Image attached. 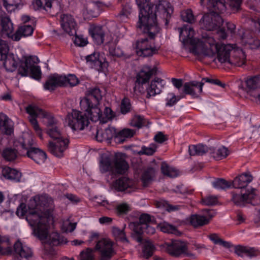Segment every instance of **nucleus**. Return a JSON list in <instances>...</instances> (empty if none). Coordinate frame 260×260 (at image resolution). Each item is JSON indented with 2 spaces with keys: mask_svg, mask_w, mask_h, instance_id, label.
I'll use <instances>...</instances> for the list:
<instances>
[{
  "mask_svg": "<svg viewBox=\"0 0 260 260\" xmlns=\"http://www.w3.org/2000/svg\"><path fill=\"white\" fill-rule=\"evenodd\" d=\"M113 162H112L108 157L102 159L100 162V170L103 173L110 170L112 171Z\"/></svg>",
  "mask_w": 260,
  "mask_h": 260,
  "instance_id": "4d7b16f0",
  "label": "nucleus"
},
{
  "mask_svg": "<svg viewBox=\"0 0 260 260\" xmlns=\"http://www.w3.org/2000/svg\"><path fill=\"white\" fill-rule=\"evenodd\" d=\"M156 171L152 167H148L144 170L141 176V180L144 187L148 186L155 177Z\"/></svg>",
  "mask_w": 260,
  "mask_h": 260,
  "instance_id": "f704fd0d",
  "label": "nucleus"
},
{
  "mask_svg": "<svg viewBox=\"0 0 260 260\" xmlns=\"http://www.w3.org/2000/svg\"><path fill=\"white\" fill-rule=\"evenodd\" d=\"M167 252L171 255L175 257H179L182 254L186 256L191 255L187 252L186 245L181 241L174 240L170 243H166L164 244Z\"/></svg>",
  "mask_w": 260,
  "mask_h": 260,
  "instance_id": "2eb2a0df",
  "label": "nucleus"
},
{
  "mask_svg": "<svg viewBox=\"0 0 260 260\" xmlns=\"http://www.w3.org/2000/svg\"><path fill=\"white\" fill-rule=\"evenodd\" d=\"M34 31V28L31 25L23 24L19 26L13 36L12 40L19 41L22 37L31 36Z\"/></svg>",
  "mask_w": 260,
  "mask_h": 260,
  "instance_id": "72a5a7b5",
  "label": "nucleus"
},
{
  "mask_svg": "<svg viewBox=\"0 0 260 260\" xmlns=\"http://www.w3.org/2000/svg\"><path fill=\"white\" fill-rule=\"evenodd\" d=\"M161 171L164 175L171 178L176 177L179 174V172L177 170L174 168H170L169 166L165 162L161 164Z\"/></svg>",
  "mask_w": 260,
  "mask_h": 260,
  "instance_id": "8fccbe9b",
  "label": "nucleus"
},
{
  "mask_svg": "<svg viewBox=\"0 0 260 260\" xmlns=\"http://www.w3.org/2000/svg\"><path fill=\"white\" fill-rule=\"evenodd\" d=\"M164 81L160 78H155L147 88V98L159 94L164 87Z\"/></svg>",
  "mask_w": 260,
  "mask_h": 260,
  "instance_id": "bb28decb",
  "label": "nucleus"
},
{
  "mask_svg": "<svg viewBox=\"0 0 260 260\" xmlns=\"http://www.w3.org/2000/svg\"><path fill=\"white\" fill-rule=\"evenodd\" d=\"M157 68L155 67H151L148 65H144L136 75V80L134 91L138 90L139 92H144V89L142 85L149 81L150 79L157 74Z\"/></svg>",
  "mask_w": 260,
  "mask_h": 260,
  "instance_id": "1a4fd4ad",
  "label": "nucleus"
},
{
  "mask_svg": "<svg viewBox=\"0 0 260 260\" xmlns=\"http://www.w3.org/2000/svg\"><path fill=\"white\" fill-rule=\"evenodd\" d=\"M0 130L7 135H10L13 132L11 120L3 113H0Z\"/></svg>",
  "mask_w": 260,
  "mask_h": 260,
  "instance_id": "e433bc0d",
  "label": "nucleus"
},
{
  "mask_svg": "<svg viewBox=\"0 0 260 260\" xmlns=\"http://www.w3.org/2000/svg\"><path fill=\"white\" fill-rule=\"evenodd\" d=\"M156 148L157 147L155 144H152L149 147L143 146L142 147L141 151L139 152V154L152 155L155 152Z\"/></svg>",
  "mask_w": 260,
  "mask_h": 260,
  "instance_id": "e2e57ef3",
  "label": "nucleus"
},
{
  "mask_svg": "<svg viewBox=\"0 0 260 260\" xmlns=\"http://www.w3.org/2000/svg\"><path fill=\"white\" fill-rule=\"evenodd\" d=\"M203 211L206 214V216L198 214H193L190 216L189 222L194 228H198L208 224L210 220L215 215V212L211 210L204 209Z\"/></svg>",
  "mask_w": 260,
  "mask_h": 260,
  "instance_id": "f3484780",
  "label": "nucleus"
},
{
  "mask_svg": "<svg viewBox=\"0 0 260 260\" xmlns=\"http://www.w3.org/2000/svg\"><path fill=\"white\" fill-rule=\"evenodd\" d=\"M252 176L249 173H244L234 178L232 185L236 188H244L252 181Z\"/></svg>",
  "mask_w": 260,
  "mask_h": 260,
  "instance_id": "cd10ccee",
  "label": "nucleus"
},
{
  "mask_svg": "<svg viewBox=\"0 0 260 260\" xmlns=\"http://www.w3.org/2000/svg\"><path fill=\"white\" fill-rule=\"evenodd\" d=\"M204 0H201L202 3ZM207 7L210 11L223 13L226 9L224 0H207Z\"/></svg>",
  "mask_w": 260,
  "mask_h": 260,
  "instance_id": "473e14b6",
  "label": "nucleus"
},
{
  "mask_svg": "<svg viewBox=\"0 0 260 260\" xmlns=\"http://www.w3.org/2000/svg\"><path fill=\"white\" fill-rule=\"evenodd\" d=\"M135 131L129 128H123L117 132L115 137V141L118 143H123L127 139L133 137L135 134Z\"/></svg>",
  "mask_w": 260,
  "mask_h": 260,
  "instance_id": "a19ab883",
  "label": "nucleus"
},
{
  "mask_svg": "<svg viewBox=\"0 0 260 260\" xmlns=\"http://www.w3.org/2000/svg\"><path fill=\"white\" fill-rule=\"evenodd\" d=\"M218 201L216 196H209L202 198V203L207 206H213L217 204Z\"/></svg>",
  "mask_w": 260,
  "mask_h": 260,
  "instance_id": "774afa93",
  "label": "nucleus"
},
{
  "mask_svg": "<svg viewBox=\"0 0 260 260\" xmlns=\"http://www.w3.org/2000/svg\"><path fill=\"white\" fill-rule=\"evenodd\" d=\"M102 99L100 88L94 87L89 88L86 92L85 97L80 101L81 109L87 113L92 121L96 122L99 119L100 108L99 105Z\"/></svg>",
  "mask_w": 260,
  "mask_h": 260,
  "instance_id": "20e7f679",
  "label": "nucleus"
},
{
  "mask_svg": "<svg viewBox=\"0 0 260 260\" xmlns=\"http://www.w3.org/2000/svg\"><path fill=\"white\" fill-rule=\"evenodd\" d=\"M26 219L32 228L33 234L41 241L46 240L48 236L49 225L40 212L36 209L31 210L26 215Z\"/></svg>",
  "mask_w": 260,
  "mask_h": 260,
  "instance_id": "423d86ee",
  "label": "nucleus"
},
{
  "mask_svg": "<svg viewBox=\"0 0 260 260\" xmlns=\"http://www.w3.org/2000/svg\"><path fill=\"white\" fill-rule=\"evenodd\" d=\"M169 94L171 96V98L170 99H167L166 100L167 101V102L166 103V106L170 107L174 106L181 98L185 97V95H180L176 96L173 93H170Z\"/></svg>",
  "mask_w": 260,
  "mask_h": 260,
  "instance_id": "69168bd1",
  "label": "nucleus"
},
{
  "mask_svg": "<svg viewBox=\"0 0 260 260\" xmlns=\"http://www.w3.org/2000/svg\"><path fill=\"white\" fill-rule=\"evenodd\" d=\"M87 62L90 64L92 68L99 72H104L109 66V63L106 58L101 56L99 53L94 52L86 57Z\"/></svg>",
  "mask_w": 260,
  "mask_h": 260,
  "instance_id": "dca6fc26",
  "label": "nucleus"
},
{
  "mask_svg": "<svg viewBox=\"0 0 260 260\" xmlns=\"http://www.w3.org/2000/svg\"><path fill=\"white\" fill-rule=\"evenodd\" d=\"M259 78L257 77H251L246 81L247 87L249 90L256 89L259 85Z\"/></svg>",
  "mask_w": 260,
  "mask_h": 260,
  "instance_id": "0e129e2a",
  "label": "nucleus"
},
{
  "mask_svg": "<svg viewBox=\"0 0 260 260\" xmlns=\"http://www.w3.org/2000/svg\"><path fill=\"white\" fill-rule=\"evenodd\" d=\"M194 31L193 28L189 25H185L180 28V39H182L184 43H189L192 46V52L197 55L201 59L206 56L212 57L214 53L211 48L219 44L215 43L213 37L208 35L203 36L202 40L196 39L193 38Z\"/></svg>",
  "mask_w": 260,
  "mask_h": 260,
  "instance_id": "f03ea898",
  "label": "nucleus"
},
{
  "mask_svg": "<svg viewBox=\"0 0 260 260\" xmlns=\"http://www.w3.org/2000/svg\"><path fill=\"white\" fill-rule=\"evenodd\" d=\"M127 162L121 156L115 155L113 160L112 171L115 174H124L128 170Z\"/></svg>",
  "mask_w": 260,
  "mask_h": 260,
  "instance_id": "b1692460",
  "label": "nucleus"
},
{
  "mask_svg": "<svg viewBox=\"0 0 260 260\" xmlns=\"http://www.w3.org/2000/svg\"><path fill=\"white\" fill-rule=\"evenodd\" d=\"M149 123L148 121L140 115H135L131 121V125L138 128L147 126Z\"/></svg>",
  "mask_w": 260,
  "mask_h": 260,
  "instance_id": "09e8293b",
  "label": "nucleus"
},
{
  "mask_svg": "<svg viewBox=\"0 0 260 260\" xmlns=\"http://www.w3.org/2000/svg\"><path fill=\"white\" fill-rule=\"evenodd\" d=\"M6 237L9 239L8 237ZM9 240H10V239H9ZM10 245V241H9V243L5 242L1 244V247L3 249L10 248L12 251L9 254H3L1 252L0 254L2 255H10L14 251L16 254L14 260H21L22 258L27 259L29 257H31L33 255V252L31 249L26 245H23L19 239L17 240L14 244L13 250L9 246Z\"/></svg>",
  "mask_w": 260,
  "mask_h": 260,
  "instance_id": "6e6552de",
  "label": "nucleus"
},
{
  "mask_svg": "<svg viewBox=\"0 0 260 260\" xmlns=\"http://www.w3.org/2000/svg\"><path fill=\"white\" fill-rule=\"evenodd\" d=\"M65 78L62 76L54 74L48 77L47 80L44 84L45 90L50 91H54L57 87L63 86V82Z\"/></svg>",
  "mask_w": 260,
  "mask_h": 260,
  "instance_id": "5701e85b",
  "label": "nucleus"
},
{
  "mask_svg": "<svg viewBox=\"0 0 260 260\" xmlns=\"http://www.w3.org/2000/svg\"><path fill=\"white\" fill-rule=\"evenodd\" d=\"M32 5L36 10H44L52 16L55 14L52 0H35L32 2Z\"/></svg>",
  "mask_w": 260,
  "mask_h": 260,
  "instance_id": "2f4dec72",
  "label": "nucleus"
},
{
  "mask_svg": "<svg viewBox=\"0 0 260 260\" xmlns=\"http://www.w3.org/2000/svg\"><path fill=\"white\" fill-rule=\"evenodd\" d=\"M99 119L98 121H100L101 123H105L109 120H111L114 116L115 114L112 109L109 107H105L104 111V114H102L101 110L99 113Z\"/></svg>",
  "mask_w": 260,
  "mask_h": 260,
  "instance_id": "49530a36",
  "label": "nucleus"
},
{
  "mask_svg": "<svg viewBox=\"0 0 260 260\" xmlns=\"http://www.w3.org/2000/svg\"><path fill=\"white\" fill-rule=\"evenodd\" d=\"M2 174L4 177L11 180L15 182L20 181L21 173L16 169L10 167H5L2 170Z\"/></svg>",
  "mask_w": 260,
  "mask_h": 260,
  "instance_id": "58836bf2",
  "label": "nucleus"
},
{
  "mask_svg": "<svg viewBox=\"0 0 260 260\" xmlns=\"http://www.w3.org/2000/svg\"><path fill=\"white\" fill-rule=\"evenodd\" d=\"M255 190L254 188H251L248 192H245L246 204H251L253 206H256L260 204V198L255 193Z\"/></svg>",
  "mask_w": 260,
  "mask_h": 260,
  "instance_id": "a18cd8bd",
  "label": "nucleus"
},
{
  "mask_svg": "<svg viewBox=\"0 0 260 260\" xmlns=\"http://www.w3.org/2000/svg\"><path fill=\"white\" fill-rule=\"evenodd\" d=\"M233 46L231 44H223L215 45V50L217 52V59L221 63L228 62L229 63L230 53L233 51Z\"/></svg>",
  "mask_w": 260,
  "mask_h": 260,
  "instance_id": "aec40b11",
  "label": "nucleus"
},
{
  "mask_svg": "<svg viewBox=\"0 0 260 260\" xmlns=\"http://www.w3.org/2000/svg\"><path fill=\"white\" fill-rule=\"evenodd\" d=\"M89 34L96 44L101 45L104 43L105 31L102 26H91L89 28Z\"/></svg>",
  "mask_w": 260,
  "mask_h": 260,
  "instance_id": "a878e982",
  "label": "nucleus"
},
{
  "mask_svg": "<svg viewBox=\"0 0 260 260\" xmlns=\"http://www.w3.org/2000/svg\"><path fill=\"white\" fill-rule=\"evenodd\" d=\"M134 185V181L126 177H121L113 182V188L117 191L130 192L129 189L133 188Z\"/></svg>",
  "mask_w": 260,
  "mask_h": 260,
  "instance_id": "412c9836",
  "label": "nucleus"
},
{
  "mask_svg": "<svg viewBox=\"0 0 260 260\" xmlns=\"http://www.w3.org/2000/svg\"><path fill=\"white\" fill-rule=\"evenodd\" d=\"M246 62V55L242 49L233 48L232 55L229 60V63L235 66L241 67Z\"/></svg>",
  "mask_w": 260,
  "mask_h": 260,
  "instance_id": "c85d7f7f",
  "label": "nucleus"
},
{
  "mask_svg": "<svg viewBox=\"0 0 260 260\" xmlns=\"http://www.w3.org/2000/svg\"><path fill=\"white\" fill-rule=\"evenodd\" d=\"M115 210L116 214L121 216L126 215L131 210V208L127 203H122L116 206Z\"/></svg>",
  "mask_w": 260,
  "mask_h": 260,
  "instance_id": "6e6d98bb",
  "label": "nucleus"
},
{
  "mask_svg": "<svg viewBox=\"0 0 260 260\" xmlns=\"http://www.w3.org/2000/svg\"><path fill=\"white\" fill-rule=\"evenodd\" d=\"M65 78V81L63 82V86H67L69 85L73 87L77 85L79 83V80L75 75L70 74L67 76H63Z\"/></svg>",
  "mask_w": 260,
  "mask_h": 260,
  "instance_id": "bf43d9fd",
  "label": "nucleus"
},
{
  "mask_svg": "<svg viewBox=\"0 0 260 260\" xmlns=\"http://www.w3.org/2000/svg\"><path fill=\"white\" fill-rule=\"evenodd\" d=\"M117 132L115 128L108 127L105 129L104 132L102 129H96V139L98 141L102 142L104 140H111L112 138L115 140Z\"/></svg>",
  "mask_w": 260,
  "mask_h": 260,
  "instance_id": "7c9ffc66",
  "label": "nucleus"
},
{
  "mask_svg": "<svg viewBox=\"0 0 260 260\" xmlns=\"http://www.w3.org/2000/svg\"><path fill=\"white\" fill-rule=\"evenodd\" d=\"M3 61H4L3 65L6 71L11 72L15 71L18 67V68H19L20 61H24L15 57L12 53L7 55L6 58H4Z\"/></svg>",
  "mask_w": 260,
  "mask_h": 260,
  "instance_id": "c756f323",
  "label": "nucleus"
},
{
  "mask_svg": "<svg viewBox=\"0 0 260 260\" xmlns=\"http://www.w3.org/2000/svg\"><path fill=\"white\" fill-rule=\"evenodd\" d=\"M109 53L110 55L117 57H121L123 56L124 53L121 49L117 46L114 42L109 43Z\"/></svg>",
  "mask_w": 260,
  "mask_h": 260,
  "instance_id": "3c124183",
  "label": "nucleus"
},
{
  "mask_svg": "<svg viewBox=\"0 0 260 260\" xmlns=\"http://www.w3.org/2000/svg\"><path fill=\"white\" fill-rule=\"evenodd\" d=\"M181 17L183 21L187 22L189 23H192L195 21V18L193 14V12L191 9H187L182 12Z\"/></svg>",
  "mask_w": 260,
  "mask_h": 260,
  "instance_id": "13d9d810",
  "label": "nucleus"
},
{
  "mask_svg": "<svg viewBox=\"0 0 260 260\" xmlns=\"http://www.w3.org/2000/svg\"><path fill=\"white\" fill-rule=\"evenodd\" d=\"M38 61V58L36 56H30L25 57L24 61H20V67L18 69V74L21 76H27L29 70L30 76L36 80H40L42 77L40 67L34 65Z\"/></svg>",
  "mask_w": 260,
  "mask_h": 260,
  "instance_id": "0eeeda50",
  "label": "nucleus"
},
{
  "mask_svg": "<svg viewBox=\"0 0 260 260\" xmlns=\"http://www.w3.org/2000/svg\"><path fill=\"white\" fill-rule=\"evenodd\" d=\"M131 7L128 5H125L118 14V17L123 20L125 18H127L128 17L131 13Z\"/></svg>",
  "mask_w": 260,
  "mask_h": 260,
  "instance_id": "338daca9",
  "label": "nucleus"
},
{
  "mask_svg": "<svg viewBox=\"0 0 260 260\" xmlns=\"http://www.w3.org/2000/svg\"><path fill=\"white\" fill-rule=\"evenodd\" d=\"M48 119L47 126V133L53 139L48 142L47 147L49 152L53 155L61 157L63 156V152L68 148L69 140L64 138L57 127V122L55 119L47 113Z\"/></svg>",
  "mask_w": 260,
  "mask_h": 260,
  "instance_id": "7ed1b4c3",
  "label": "nucleus"
},
{
  "mask_svg": "<svg viewBox=\"0 0 260 260\" xmlns=\"http://www.w3.org/2000/svg\"><path fill=\"white\" fill-rule=\"evenodd\" d=\"M9 46L6 41L0 40V60H3L4 58L9 54Z\"/></svg>",
  "mask_w": 260,
  "mask_h": 260,
  "instance_id": "680f3d73",
  "label": "nucleus"
},
{
  "mask_svg": "<svg viewBox=\"0 0 260 260\" xmlns=\"http://www.w3.org/2000/svg\"><path fill=\"white\" fill-rule=\"evenodd\" d=\"M89 119L90 118L86 112L85 113L76 110H73L71 115L69 116L68 119V123L74 131H82L89 124Z\"/></svg>",
  "mask_w": 260,
  "mask_h": 260,
  "instance_id": "9d476101",
  "label": "nucleus"
},
{
  "mask_svg": "<svg viewBox=\"0 0 260 260\" xmlns=\"http://www.w3.org/2000/svg\"><path fill=\"white\" fill-rule=\"evenodd\" d=\"M223 22L220 13L210 11L209 13L205 14L203 16L199 21V25L202 29L211 31L219 27L222 24Z\"/></svg>",
  "mask_w": 260,
  "mask_h": 260,
  "instance_id": "f8f14e48",
  "label": "nucleus"
},
{
  "mask_svg": "<svg viewBox=\"0 0 260 260\" xmlns=\"http://www.w3.org/2000/svg\"><path fill=\"white\" fill-rule=\"evenodd\" d=\"M204 82L192 81L185 82L183 84V91L185 94L191 95L197 98L202 92L203 86Z\"/></svg>",
  "mask_w": 260,
  "mask_h": 260,
  "instance_id": "6ab92c4d",
  "label": "nucleus"
},
{
  "mask_svg": "<svg viewBox=\"0 0 260 260\" xmlns=\"http://www.w3.org/2000/svg\"><path fill=\"white\" fill-rule=\"evenodd\" d=\"M232 185V182L227 181L224 179H218L213 182V186L217 189H225L230 188Z\"/></svg>",
  "mask_w": 260,
  "mask_h": 260,
  "instance_id": "5fc2aeb1",
  "label": "nucleus"
},
{
  "mask_svg": "<svg viewBox=\"0 0 260 260\" xmlns=\"http://www.w3.org/2000/svg\"><path fill=\"white\" fill-rule=\"evenodd\" d=\"M157 208H164L168 212H176L181 209L182 206L180 205H172L168 201L165 200H159L155 203Z\"/></svg>",
  "mask_w": 260,
  "mask_h": 260,
  "instance_id": "37998d69",
  "label": "nucleus"
},
{
  "mask_svg": "<svg viewBox=\"0 0 260 260\" xmlns=\"http://www.w3.org/2000/svg\"><path fill=\"white\" fill-rule=\"evenodd\" d=\"M155 247L152 243L150 242H146L143 249V256L148 259L152 256Z\"/></svg>",
  "mask_w": 260,
  "mask_h": 260,
  "instance_id": "864d4df0",
  "label": "nucleus"
},
{
  "mask_svg": "<svg viewBox=\"0 0 260 260\" xmlns=\"http://www.w3.org/2000/svg\"><path fill=\"white\" fill-rule=\"evenodd\" d=\"M94 250L98 252L99 258H107L108 259H111L116 254L113 248V242L105 238H103L96 242Z\"/></svg>",
  "mask_w": 260,
  "mask_h": 260,
  "instance_id": "ddd939ff",
  "label": "nucleus"
},
{
  "mask_svg": "<svg viewBox=\"0 0 260 260\" xmlns=\"http://www.w3.org/2000/svg\"><path fill=\"white\" fill-rule=\"evenodd\" d=\"M61 26L64 31L70 36L76 34L77 24L73 16L68 14L60 15Z\"/></svg>",
  "mask_w": 260,
  "mask_h": 260,
  "instance_id": "a211bd4d",
  "label": "nucleus"
},
{
  "mask_svg": "<svg viewBox=\"0 0 260 260\" xmlns=\"http://www.w3.org/2000/svg\"><path fill=\"white\" fill-rule=\"evenodd\" d=\"M152 11L153 13L156 14V18L157 16H159L165 20V24L167 25L173 12V8L169 2L159 1L157 4L154 5Z\"/></svg>",
  "mask_w": 260,
  "mask_h": 260,
  "instance_id": "4468645a",
  "label": "nucleus"
},
{
  "mask_svg": "<svg viewBox=\"0 0 260 260\" xmlns=\"http://www.w3.org/2000/svg\"><path fill=\"white\" fill-rule=\"evenodd\" d=\"M151 221V216L147 213H143L139 217V222H131L129 227L132 231V238L139 243L142 242L144 226L147 225Z\"/></svg>",
  "mask_w": 260,
  "mask_h": 260,
  "instance_id": "9b49d317",
  "label": "nucleus"
},
{
  "mask_svg": "<svg viewBox=\"0 0 260 260\" xmlns=\"http://www.w3.org/2000/svg\"><path fill=\"white\" fill-rule=\"evenodd\" d=\"M131 104L130 100L124 97L121 101L120 104V112L122 114H125L130 112Z\"/></svg>",
  "mask_w": 260,
  "mask_h": 260,
  "instance_id": "052dcab7",
  "label": "nucleus"
},
{
  "mask_svg": "<svg viewBox=\"0 0 260 260\" xmlns=\"http://www.w3.org/2000/svg\"><path fill=\"white\" fill-rule=\"evenodd\" d=\"M230 153V151L227 148L224 146H221L217 150L212 148V151L210 154L212 157L216 160H221L226 158Z\"/></svg>",
  "mask_w": 260,
  "mask_h": 260,
  "instance_id": "c03bdc74",
  "label": "nucleus"
},
{
  "mask_svg": "<svg viewBox=\"0 0 260 260\" xmlns=\"http://www.w3.org/2000/svg\"><path fill=\"white\" fill-rule=\"evenodd\" d=\"M212 148H209L206 145L203 144H198L197 145H191L189 146L188 151L190 155H203L206 153H211Z\"/></svg>",
  "mask_w": 260,
  "mask_h": 260,
  "instance_id": "4c0bfd02",
  "label": "nucleus"
},
{
  "mask_svg": "<svg viewBox=\"0 0 260 260\" xmlns=\"http://www.w3.org/2000/svg\"><path fill=\"white\" fill-rule=\"evenodd\" d=\"M0 19L2 36L3 37L6 36L12 40L13 36L14 34L13 33L14 27L10 17L6 15H2L0 16Z\"/></svg>",
  "mask_w": 260,
  "mask_h": 260,
  "instance_id": "4be33fe9",
  "label": "nucleus"
},
{
  "mask_svg": "<svg viewBox=\"0 0 260 260\" xmlns=\"http://www.w3.org/2000/svg\"><path fill=\"white\" fill-rule=\"evenodd\" d=\"M160 231L164 233L173 234L176 235H180L181 233L177 230L175 226L167 222L160 224Z\"/></svg>",
  "mask_w": 260,
  "mask_h": 260,
  "instance_id": "603ef678",
  "label": "nucleus"
},
{
  "mask_svg": "<svg viewBox=\"0 0 260 260\" xmlns=\"http://www.w3.org/2000/svg\"><path fill=\"white\" fill-rule=\"evenodd\" d=\"M15 146L20 151V155L27 156L38 164L43 163L47 158L45 152L33 146L34 140L31 136L20 139Z\"/></svg>",
  "mask_w": 260,
  "mask_h": 260,
  "instance_id": "39448f33",
  "label": "nucleus"
},
{
  "mask_svg": "<svg viewBox=\"0 0 260 260\" xmlns=\"http://www.w3.org/2000/svg\"><path fill=\"white\" fill-rule=\"evenodd\" d=\"M68 242L67 239L61 236L57 232H52L49 235V238L45 244H48L50 246H58L62 244H66Z\"/></svg>",
  "mask_w": 260,
  "mask_h": 260,
  "instance_id": "ea45409f",
  "label": "nucleus"
},
{
  "mask_svg": "<svg viewBox=\"0 0 260 260\" xmlns=\"http://www.w3.org/2000/svg\"><path fill=\"white\" fill-rule=\"evenodd\" d=\"M149 1L136 0L140 9L137 27L147 37L140 39L136 42V54L142 57H151L157 54L159 49L150 41L155 39L156 36L160 32V28L156 21V14L153 13L154 4L149 3Z\"/></svg>",
  "mask_w": 260,
  "mask_h": 260,
  "instance_id": "f257e3e1",
  "label": "nucleus"
},
{
  "mask_svg": "<svg viewBox=\"0 0 260 260\" xmlns=\"http://www.w3.org/2000/svg\"><path fill=\"white\" fill-rule=\"evenodd\" d=\"M235 253L240 256L246 255L250 257H255L258 254V250L253 247H248L241 245L236 246L235 248Z\"/></svg>",
  "mask_w": 260,
  "mask_h": 260,
  "instance_id": "c9c22d12",
  "label": "nucleus"
},
{
  "mask_svg": "<svg viewBox=\"0 0 260 260\" xmlns=\"http://www.w3.org/2000/svg\"><path fill=\"white\" fill-rule=\"evenodd\" d=\"M231 201L234 204L239 206H244L246 203L245 193H242L241 190L233 191L231 192Z\"/></svg>",
  "mask_w": 260,
  "mask_h": 260,
  "instance_id": "79ce46f5",
  "label": "nucleus"
},
{
  "mask_svg": "<svg viewBox=\"0 0 260 260\" xmlns=\"http://www.w3.org/2000/svg\"><path fill=\"white\" fill-rule=\"evenodd\" d=\"M26 111L31 117L29 119V121L32 126L38 123L36 119L37 117H45L48 116L47 112L35 105H30L28 106L26 108Z\"/></svg>",
  "mask_w": 260,
  "mask_h": 260,
  "instance_id": "393cba45",
  "label": "nucleus"
},
{
  "mask_svg": "<svg viewBox=\"0 0 260 260\" xmlns=\"http://www.w3.org/2000/svg\"><path fill=\"white\" fill-rule=\"evenodd\" d=\"M17 149H18L17 148ZM18 154L20 155L19 150H17L15 149L6 148L3 151L2 155L6 160L11 161L14 160L17 157Z\"/></svg>",
  "mask_w": 260,
  "mask_h": 260,
  "instance_id": "de8ad7c7",
  "label": "nucleus"
}]
</instances>
